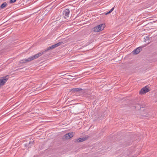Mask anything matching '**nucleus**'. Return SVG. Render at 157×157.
I'll return each instance as SVG.
<instances>
[{
	"instance_id": "nucleus-1",
	"label": "nucleus",
	"mask_w": 157,
	"mask_h": 157,
	"mask_svg": "<svg viewBox=\"0 0 157 157\" xmlns=\"http://www.w3.org/2000/svg\"><path fill=\"white\" fill-rule=\"evenodd\" d=\"M44 52H45L44 51L40 52L34 55L33 56H31L29 57L27 59H25L21 60V63H24L36 59L39 56H42Z\"/></svg>"
},
{
	"instance_id": "nucleus-2",
	"label": "nucleus",
	"mask_w": 157,
	"mask_h": 157,
	"mask_svg": "<svg viewBox=\"0 0 157 157\" xmlns=\"http://www.w3.org/2000/svg\"><path fill=\"white\" fill-rule=\"evenodd\" d=\"M104 27V25L101 24L94 27L93 30L96 32H98L103 30Z\"/></svg>"
},
{
	"instance_id": "nucleus-3",
	"label": "nucleus",
	"mask_w": 157,
	"mask_h": 157,
	"mask_svg": "<svg viewBox=\"0 0 157 157\" xmlns=\"http://www.w3.org/2000/svg\"><path fill=\"white\" fill-rule=\"evenodd\" d=\"M150 90L148 89L147 86H146L143 87L139 92L140 94H144L149 92Z\"/></svg>"
},
{
	"instance_id": "nucleus-4",
	"label": "nucleus",
	"mask_w": 157,
	"mask_h": 157,
	"mask_svg": "<svg viewBox=\"0 0 157 157\" xmlns=\"http://www.w3.org/2000/svg\"><path fill=\"white\" fill-rule=\"evenodd\" d=\"M74 133L73 132L68 133L64 136V138L65 139H68L74 136Z\"/></svg>"
},
{
	"instance_id": "nucleus-5",
	"label": "nucleus",
	"mask_w": 157,
	"mask_h": 157,
	"mask_svg": "<svg viewBox=\"0 0 157 157\" xmlns=\"http://www.w3.org/2000/svg\"><path fill=\"white\" fill-rule=\"evenodd\" d=\"M8 78L6 77L5 78L0 79V86L4 85L8 80Z\"/></svg>"
},
{
	"instance_id": "nucleus-6",
	"label": "nucleus",
	"mask_w": 157,
	"mask_h": 157,
	"mask_svg": "<svg viewBox=\"0 0 157 157\" xmlns=\"http://www.w3.org/2000/svg\"><path fill=\"white\" fill-rule=\"evenodd\" d=\"M142 47H141L137 48L133 51V53L135 55L138 54L142 50Z\"/></svg>"
},
{
	"instance_id": "nucleus-7",
	"label": "nucleus",
	"mask_w": 157,
	"mask_h": 157,
	"mask_svg": "<svg viewBox=\"0 0 157 157\" xmlns=\"http://www.w3.org/2000/svg\"><path fill=\"white\" fill-rule=\"evenodd\" d=\"M70 13V11L68 9H66L65 10L63 11V14L66 17H69V15Z\"/></svg>"
},
{
	"instance_id": "nucleus-8",
	"label": "nucleus",
	"mask_w": 157,
	"mask_h": 157,
	"mask_svg": "<svg viewBox=\"0 0 157 157\" xmlns=\"http://www.w3.org/2000/svg\"><path fill=\"white\" fill-rule=\"evenodd\" d=\"M86 139V137H84L75 139V142H82L85 140Z\"/></svg>"
},
{
	"instance_id": "nucleus-9",
	"label": "nucleus",
	"mask_w": 157,
	"mask_h": 157,
	"mask_svg": "<svg viewBox=\"0 0 157 157\" xmlns=\"http://www.w3.org/2000/svg\"><path fill=\"white\" fill-rule=\"evenodd\" d=\"M56 47H55V45L54 44L53 45H52L49 47H48L47 49L45 50V51H44V52H46V51H48V50H50V49H53L54 48H56Z\"/></svg>"
},
{
	"instance_id": "nucleus-10",
	"label": "nucleus",
	"mask_w": 157,
	"mask_h": 157,
	"mask_svg": "<svg viewBox=\"0 0 157 157\" xmlns=\"http://www.w3.org/2000/svg\"><path fill=\"white\" fill-rule=\"evenodd\" d=\"M7 5V3L6 2H4L1 6L0 7L2 9L5 8Z\"/></svg>"
},
{
	"instance_id": "nucleus-11",
	"label": "nucleus",
	"mask_w": 157,
	"mask_h": 157,
	"mask_svg": "<svg viewBox=\"0 0 157 157\" xmlns=\"http://www.w3.org/2000/svg\"><path fill=\"white\" fill-rule=\"evenodd\" d=\"M82 90V89L80 88H75L72 89V90L74 92H79Z\"/></svg>"
},
{
	"instance_id": "nucleus-12",
	"label": "nucleus",
	"mask_w": 157,
	"mask_h": 157,
	"mask_svg": "<svg viewBox=\"0 0 157 157\" xmlns=\"http://www.w3.org/2000/svg\"><path fill=\"white\" fill-rule=\"evenodd\" d=\"M62 42H59L57 44H54V45L55 46V47L56 48V47H58V46L62 44Z\"/></svg>"
},
{
	"instance_id": "nucleus-13",
	"label": "nucleus",
	"mask_w": 157,
	"mask_h": 157,
	"mask_svg": "<svg viewBox=\"0 0 157 157\" xmlns=\"http://www.w3.org/2000/svg\"><path fill=\"white\" fill-rule=\"evenodd\" d=\"M114 9V7H113L112 8L109 12H108L106 13H105V14L106 15H107V14H108L111 13L113 10Z\"/></svg>"
},
{
	"instance_id": "nucleus-14",
	"label": "nucleus",
	"mask_w": 157,
	"mask_h": 157,
	"mask_svg": "<svg viewBox=\"0 0 157 157\" xmlns=\"http://www.w3.org/2000/svg\"><path fill=\"white\" fill-rule=\"evenodd\" d=\"M16 1V0H10V2L11 3H13L15 2Z\"/></svg>"
},
{
	"instance_id": "nucleus-15",
	"label": "nucleus",
	"mask_w": 157,
	"mask_h": 157,
	"mask_svg": "<svg viewBox=\"0 0 157 157\" xmlns=\"http://www.w3.org/2000/svg\"><path fill=\"white\" fill-rule=\"evenodd\" d=\"M33 141H31L29 143V145L32 144L33 143Z\"/></svg>"
}]
</instances>
